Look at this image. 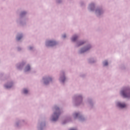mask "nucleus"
<instances>
[{
    "instance_id": "f257e3e1",
    "label": "nucleus",
    "mask_w": 130,
    "mask_h": 130,
    "mask_svg": "<svg viewBox=\"0 0 130 130\" xmlns=\"http://www.w3.org/2000/svg\"><path fill=\"white\" fill-rule=\"evenodd\" d=\"M55 112L54 113V115L53 116V118L52 120L53 121H56L58 119V116L60 115V112H59V108L57 107H55Z\"/></svg>"
},
{
    "instance_id": "f03ea898",
    "label": "nucleus",
    "mask_w": 130,
    "mask_h": 130,
    "mask_svg": "<svg viewBox=\"0 0 130 130\" xmlns=\"http://www.w3.org/2000/svg\"><path fill=\"white\" fill-rule=\"evenodd\" d=\"M56 44V42L53 41H49L47 42V45L48 46H53V45H55Z\"/></svg>"
},
{
    "instance_id": "7ed1b4c3",
    "label": "nucleus",
    "mask_w": 130,
    "mask_h": 130,
    "mask_svg": "<svg viewBox=\"0 0 130 130\" xmlns=\"http://www.w3.org/2000/svg\"><path fill=\"white\" fill-rule=\"evenodd\" d=\"M121 94L124 97V98H130V93H126L125 91H122L121 92Z\"/></svg>"
},
{
    "instance_id": "20e7f679",
    "label": "nucleus",
    "mask_w": 130,
    "mask_h": 130,
    "mask_svg": "<svg viewBox=\"0 0 130 130\" xmlns=\"http://www.w3.org/2000/svg\"><path fill=\"white\" fill-rule=\"evenodd\" d=\"M117 106H118V107H120V108H124V107H125L126 105H125V104L118 103Z\"/></svg>"
},
{
    "instance_id": "39448f33",
    "label": "nucleus",
    "mask_w": 130,
    "mask_h": 130,
    "mask_svg": "<svg viewBox=\"0 0 130 130\" xmlns=\"http://www.w3.org/2000/svg\"><path fill=\"white\" fill-rule=\"evenodd\" d=\"M89 49H90V47L89 48H84L83 49H82L80 51V53H83L84 52H86V51H87V50H89Z\"/></svg>"
},
{
    "instance_id": "423d86ee",
    "label": "nucleus",
    "mask_w": 130,
    "mask_h": 130,
    "mask_svg": "<svg viewBox=\"0 0 130 130\" xmlns=\"http://www.w3.org/2000/svg\"><path fill=\"white\" fill-rule=\"evenodd\" d=\"M77 39H78V37L77 36H74L72 39V41L73 42L76 41V40H77Z\"/></svg>"
},
{
    "instance_id": "0eeeda50",
    "label": "nucleus",
    "mask_w": 130,
    "mask_h": 130,
    "mask_svg": "<svg viewBox=\"0 0 130 130\" xmlns=\"http://www.w3.org/2000/svg\"><path fill=\"white\" fill-rule=\"evenodd\" d=\"M28 71H30V66H27L25 68V72H28Z\"/></svg>"
},
{
    "instance_id": "6e6552de",
    "label": "nucleus",
    "mask_w": 130,
    "mask_h": 130,
    "mask_svg": "<svg viewBox=\"0 0 130 130\" xmlns=\"http://www.w3.org/2000/svg\"><path fill=\"white\" fill-rule=\"evenodd\" d=\"M103 64L105 66H108V62H107V61H105L103 62Z\"/></svg>"
},
{
    "instance_id": "1a4fd4ad",
    "label": "nucleus",
    "mask_w": 130,
    "mask_h": 130,
    "mask_svg": "<svg viewBox=\"0 0 130 130\" xmlns=\"http://www.w3.org/2000/svg\"><path fill=\"white\" fill-rule=\"evenodd\" d=\"M23 93L24 94H27V93H28V90H27L26 89H23Z\"/></svg>"
},
{
    "instance_id": "9d476101",
    "label": "nucleus",
    "mask_w": 130,
    "mask_h": 130,
    "mask_svg": "<svg viewBox=\"0 0 130 130\" xmlns=\"http://www.w3.org/2000/svg\"><path fill=\"white\" fill-rule=\"evenodd\" d=\"M49 81H51V78H49L46 81H45V84L46 85V84H47V82H49Z\"/></svg>"
},
{
    "instance_id": "9b49d317",
    "label": "nucleus",
    "mask_w": 130,
    "mask_h": 130,
    "mask_svg": "<svg viewBox=\"0 0 130 130\" xmlns=\"http://www.w3.org/2000/svg\"><path fill=\"white\" fill-rule=\"evenodd\" d=\"M5 87H6V88H7L8 89V88H11V87H12V85H9V86H8V85H5Z\"/></svg>"
},
{
    "instance_id": "f8f14e48",
    "label": "nucleus",
    "mask_w": 130,
    "mask_h": 130,
    "mask_svg": "<svg viewBox=\"0 0 130 130\" xmlns=\"http://www.w3.org/2000/svg\"><path fill=\"white\" fill-rule=\"evenodd\" d=\"M21 38H22V36L17 37V40H20L21 39Z\"/></svg>"
},
{
    "instance_id": "ddd939ff",
    "label": "nucleus",
    "mask_w": 130,
    "mask_h": 130,
    "mask_svg": "<svg viewBox=\"0 0 130 130\" xmlns=\"http://www.w3.org/2000/svg\"><path fill=\"white\" fill-rule=\"evenodd\" d=\"M79 115V113H75V116L77 117Z\"/></svg>"
},
{
    "instance_id": "4468645a",
    "label": "nucleus",
    "mask_w": 130,
    "mask_h": 130,
    "mask_svg": "<svg viewBox=\"0 0 130 130\" xmlns=\"http://www.w3.org/2000/svg\"><path fill=\"white\" fill-rule=\"evenodd\" d=\"M63 38H66V37H67V36H66V35H64L63 36H62Z\"/></svg>"
},
{
    "instance_id": "2eb2a0df",
    "label": "nucleus",
    "mask_w": 130,
    "mask_h": 130,
    "mask_svg": "<svg viewBox=\"0 0 130 130\" xmlns=\"http://www.w3.org/2000/svg\"><path fill=\"white\" fill-rule=\"evenodd\" d=\"M64 80H66V78L64 77H63V80H62V82H64Z\"/></svg>"
},
{
    "instance_id": "dca6fc26",
    "label": "nucleus",
    "mask_w": 130,
    "mask_h": 130,
    "mask_svg": "<svg viewBox=\"0 0 130 130\" xmlns=\"http://www.w3.org/2000/svg\"><path fill=\"white\" fill-rule=\"evenodd\" d=\"M82 44H84V43H82L80 44L79 45H82Z\"/></svg>"
},
{
    "instance_id": "f3484780",
    "label": "nucleus",
    "mask_w": 130,
    "mask_h": 130,
    "mask_svg": "<svg viewBox=\"0 0 130 130\" xmlns=\"http://www.w3.org/2000/svg\"><path fill=\"white\" fill-rule=\"evenodd\" d=\"M25 14V13H22V15H23V14Z\"/></svg>"
},
{
    "instance_id": "a211bd4d",
    "label": "nucleus",
    "mask_w": 130,
    "mask_h": 130,
    "mask_svg": "<svg viewBox=\"0 0 130 130\" xmlns=\"http://www.w3.org/2000/svg\"><path fill=\"white\" fill-rule=\"evenodd\" d=\"M98 13H99H99H100V11H98Z\"/></svg>"
},
{
    "instance_id": "6ab92c4d",
    "label": "nucleus",
    "mask_w": 130,
    "mask_h": 130,
    "mask_svg": "<svg viewBox=\"0 0 130 130\" xmlns=\"http://www.w3.org/2000/svg\"><path fill=\"white\" fill-rule=\"evenodd\" d=\"M30 49H32V48H30Z\"/></svg>"
}]
</instances>
